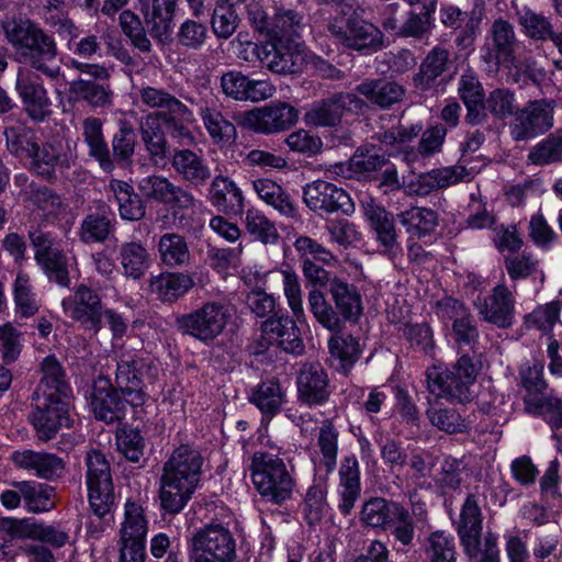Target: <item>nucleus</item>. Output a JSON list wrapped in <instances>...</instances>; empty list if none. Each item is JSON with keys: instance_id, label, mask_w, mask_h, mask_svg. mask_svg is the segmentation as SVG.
I'll use <instances>...</instances> for the list:
<instances>
[{"instance_id": "nucleus-33", "label": "nucleus", "mask_w": 562, "mask_h": 562, "mask_svg": "<svg viewBox=\"0 0 562 562\" xmlns=\"http://www.w3.org/2000/svg\"><path fill=\"white\" fill-rule=\"evenodd\" d=\"M119 260L123 276L133 280L142 279L151 266L150 254L137 240L124 241L120 245Z\"/></svg>"}, {"instance_id": "nucleus-15", "label": "nucleus", "mask_w": 562, "mask_h": 562, "mask_svg": "<svg viewBox=\"0 0 562 562\" xmlns=\"http://www.w3.org/2000/svg\"><path fill=\"white\" fill-rule=\"evenodd\" d=\"M61 306L65 313L80 323L87 330L98 333L102 327L103 306L101 297L91 288L80 284L76 288L74 295L64 299Z\"/></svg>"}, {"instance_id": "nucleus-63", "label": "nucleus", "mask_w": 562, "mask_h": 562, "mask_svg": "<svg viewBox=\"0 0 562 562\" xmlns=\"http://www.w3.org/2000/svg\"><path fill=\"white\" fill-rule=\"evenodd\" d=\"M120 26L123 33L131 40L134 47L147 53L151 48L140 19L131 10H124L120 14Z\"/></svg>"}, {"instance_id": "nucleus-16", "label": "nucleus", "mask_w": 562, "mask_h": 562, "mask_svg": "<svg viewBox=\"0 0 562 562\" xmlns=\"http://www.w3.org/2000/svg\"><path fill=\"white\" fill-rule=\"evenodd\" d=\"M170 165L179 179L194 189L207 186L212 179L211 166L201 150L175 148Z\"/></svg>"}, {"instance_id": "nucleus-12", "label": "nucleus", "mask_w": 562, "mask_h": 562, "mask_svg": "<svg viewBox=\"0 0 562 562\" xmlns=\"http://www.w3.org/2000/svg\"><path fill=\"white\" fill-rule=\"evenodd\" d=\"M188 101L194 105L202 120V123L214 144H229L236 138L235 125L224 116L223 105L210 90L200 91L198 97L189 98Z\"/></svg>"}, {"instance_id": "nucleus-21", "label": "nucleus", "mask_w": 562, "mask_h": 562, "mask_svg": "<svg viewBox=\"0 0 562 562\" xmlns=\"http://www.w3.org/2000/svg\"><path fill=\"white\" fill-rule=\"evenodd\" d=\"M203 457L200 451L190 445H181L173 450L164 465L162 475L168 476L184 485H198L203 465Z\"/></svg>"}, {"instance_id": "nucleus-30", "label": "nucleus", "mask_w": 562, "mask_h": 562, "mask_svg": "<svg viewBox=\"0 0 562 562\" xmlns=\"http://www.w3.org/2000/svg\"><path fill=\"white\" fill-rule=\"evenodd\" d=\"M193 278L183 272H161L148 280V290L164 303H175L193 286Z\"/></svg>"}, {"instance_id": "nucleus-20", "label": "nucleus", "mask_w": 562, "mask_h": 562, "mask_svg": "<svg viewBox=\"0 0 562 562\" xmlns=\"http://www.w3.org/2000/svg\"><path fill=\"white\" fill-rule=\"evenodd\" d=\"M16 91L23 110L34 121L42 122L50 114V100L43 82L30 71L19 70Z\"/></svg>"}, {"instance_id": "nucleus-57", "label": "nucleus", "mask_w": 562, "mask_h": 562, "mask_svg": "<svg viewBox=\"0 0 562 562\" xmlns=\"http://www.w3.org/2000/svg\"><path fill=\"white\" fill-rule=\"evenodd\" d=\"M245 225L247 232L263 244H276L280 237L274 224L258 210L246 212Z\"/></svg>"}, {"instance_id": "nucleus-27", "label": "nucleus", "mask_w": 562, "mask_h": 562, "mask_svg": "<svg viewBox=\"0 0 562 562\" xmlns=\"http://www.w3.org/2000/svg\"><path fill=\"white\" fill-rule=\"evenodd\" d=\"M207 188V200L216 209L240 214L245 209V196L237 183L227 176H212Z\"/></svg>"}, {"instance_id": "nucleus-53", "label": "nucleus", "mask_w": 562, "mask_h": 562, "mask_svg": "<svg viewBox=\"0 0 562 562\" xmlns=\"http://www.w3.org/2000/svg\"><path fill=\"white\" fill-rule=\"evenodd\" d=\"M360 108L359 100L352 94H340L334 99L323 101L318 108V125H336L342 117L346 110Z\"/></svg>"}, {"instance_id": "nucleus-11", "label": "nucleus", "mask_w": 562, "mask_h": 562, "mask_svg": "<svg viewBox=\"0 0 562 562\" xmlns=\"http://www.w3.org/2000/svg\"><path fill=\"white\" fill-rule=\"evenodd\" d=\"M554 102L546 99L529 101L517 110L509 123V134L516 142L544 134L554 124Z\"/></svg>"}, {"instance_id": "nucleus-59", "label": "nucleus", "mask_w": 562, "mask_h": 562, "mask_svg": "<svg viewBox=\"0 0 562 562\" xmlns=\"http://www.w3.org/2000/svg\"><path fill=\"white\" fill-rule=\"evenodd\" d=\"M238 14L234 9V3L222 0L213 10L212 29L218 38H228L238 26Z\"/></svg>"}, {"instance_id": "nucleus-25", "label": "nucleus", "mask_w": 562, "mask_h": 562, "mask_svg": "<svg viewBox=\"0 0 562 562\" xmlns=\"http://www.w3.org/2000/svg\"><path fill=\"white\" fill-rule=\"evenodd\" d=\"M143 360L133 355H124L117 362L115 373L116 387L132 406H139L145 402L142 390L140 369Z\"/></svg>"}, {"instance_id": "nucleus-62", "label": "nucleus", "mask_w": 562, "mask_h": 562, "mask_svg": "<svg viewBox=\"0 0 562 562\" xmlns=\"http://www.w3.org/2000/svg\"><path fill=\"white\" fill-rule=\"evenodd\" d=\"M318 195L321 206L328 212L340 210L347 214L353 211V203L348 193L331 183L318 181Z\"/></svg>"}, {"instance_id": "nucleus-52", "label": "nucleus", "mask_w": 562, "mask_h": 562, "mask_svg": "<svg viewBox=\"0 0 562 562\" xmlns=\"http://www.w3.org/2000/svg\"><path fill=\"white\" fill-rule=\"evenodd\" d=\"M249 400L262 414L273 416L281 408L283 393L279 383L274 380H270L259 384L252 391Z\"/></svg>"}, {"instance_id": "nucleus-58", "label": "nucleus", "mask_w": 562, "mask_h": 562, "mask_svg": "<svg viewBox=\"0 0 562 562\" xmlns=\"http://www.w3.org/2000/svg\"><path fill=\"white\" fill-rule=\"evenodd\" d=\"M526 412L535 416H542L552 428L562 426V401L560 398L543 396L541 400H537L530 396L526 401Z\"/></svg>"}, {"instance_id": "nucleus-13", "label": "nucleus", "mask_w": 562, "mask_h": 562, "mask_svg": "<svg viewBox=\"0 0 562 562\" xmlns=\"http://www.w3.org/2000/svg\"><path fill=\"white\" fill-rule=\"evenodd\" d=\"M142 196L179 210L194 209L198 200L188 189L175 184L167 177L151 175L139 180L137 184Z\"/></svg>"}, {"instance_id": "nucleus-43", "label": "nucleus", "mask_w": 562, "mask_h": 562, "mask_svg": "<svg viewBox=\"0 0 562 562\" xmlns=\"http://www.w3.org/2000/svg\"><path fill=\"white\" fill-rule=\"evenodd\" d=\"M331 363L347 373L360 356L359 342L352 336L334 335L328 341Z\"/></svg>"}, {"instance_id": "nucleus-10", "label": "nucleus", "mask_w": 562, "mask_h": 562, "mask_svg": "<svg viewBox=\"0 0 562 562\" xmlns=\"http://www.w3.org/2000/svg\"><path fill=\"white\" fill-rule=\"evenodd\" d=\"M256 54L267 69L278 75L300 72L306 61L305 45L295 38H268L256 46Z\"/></svg>"}, {"instance_id": "nucleus-55", "label": "nucleus", "mask_w": 562, "mask_h": 562, "mask_svg": "<svg viewBox=\"0 0 562 562\" xmlns=\"http://www.w3.org/2000/svg\"><path fill=\"white\" fill-rule=\"evenodd\" d=\"M35 260L50 282L65 288L69 286L68 258L61 250L56 249L46 255H40Z\"/></svg>"}, {"instance_id": "nucleus-23", "label": "nucleus", "mask_w": 562, "mask_h": 562, "mask_svg": "<svg viewBox=\"0 0 562 562\" xmlns=\"http://www.w3.org/2000/svg\"><path fill=\"white\" fill-rule=\"evenodd\" d=\"M362 207L381 252L387 256L396 255L401 250V246L393 215L373 202L363 203Z\"/></svg>"}, {"instance_id": "nucleus-38", "label": "nucleus", "mask_w": 562, "mask_h": 562, "mask_svg": "<svg viewBox=\"0 0 562 562\" xmlns=\"http://www.w3.org/2000/svg\"><path fill=\"white\" fill-rule=\"evenodd\" d=\"M252 187L258 196L281 215L285 217L296 216V207L293 201L278 182L262 178L252 181Z\"/></svg>"}, {"instance_id": "nucleus-37", "label": "nucleus", "mask_w": 562, "mask_h": 562, "mask_svg": "<svg viewBox=\"0 0 562 562\" xmlns=\"http://www.w3.org/2000/svg\"><path fill=\"white\" fill-rule=\"evenodd\" d=\"M339 493L342 513L348 514L360 495V471L359 463L355 457H346L339 469Z\"/></svg>"}, {"instance_id": "nucleus-56", "label": "nucleus", "mask_w": 562, "mask_h": 562, "mask_svg": "<svg viewBox=\"0 0 562 562\" xmlns=\"http://www.w3.org/2000/svg\"><path fill=\"white\" fill-rule=\"evenodd\" d=\"M136 98L143 105L158 110L157 112L175 111V108L181 110V103H183L169 91L148 85L137 88Z\"/></svg>"}, {"instance_id": "nucleus-22", "label": "nucleus", "mask_w": 562, "mask_h": 562, "mask_svg": "<svg viewBox=\"0 0 562 562\" xmlns=\"http://www.w3.org/2000/svg\"><path fill=\"white\" fill-rule=\"evenodd\" d=\"M333 34L341 37L346 46L360 52H374L382 47L383 36L373 24L360 20H348L346 26L331 24Z\"/></svg>"}, {"instance_id": "nucleus-45", "label": "nucleus", "mask_w": 562, "mask_h": 562, "mask_svg": "<svg viewBox=\"0 0 562 562\" xmlns=\"http://www.w3.org/2000/svg\"><path fill=\"white\" fill-rule=\"evenodd\" d=\"M469 178V172L463 166H451L432 169L419 176V192L426 194L437 189H443Z\"/></svg>"}, {"instance_id": "nucleus-47", "label": "nucleus", "mask_w": 562, "mask_h": 562, "mask_svg": "<svg viewBox=\"0 0 562 562\" xmlns=\"http://www.w3.org/2000/svg\"><path fill=\"white\" fill-rule=\"evenodd\" d=\"M114 229L110 212L101 210L86 215L81 222L79 237L83 243H104Z\"/></svg>"}, {"instance_id": "nucleus-6", "label": "nucleus", "mask_w": 562, "mask_h": 562, "mask_svg": "<svg viewBox=\"0 0 562 562\" xmlns=\"http://www.w3.org/2000/svg\"><path fill=\"white\" fill-rule=\"evenodd\" d=\"M231 316L227 305L209 301L187 314L177 316L175 325L182 335L207 344L222 335Z\"/></svg>"}, {"instance_id": "nucleus-2", "label": "nucleus", "mask_w": 562, "mask_h": 562, "mask_svg": "<svg viewBox=\"0 0 562 562\" xmlns=\"http://www.w3.org/2000/svg\"><path fill=\"white\" fill-rule=\"evenodd\" d=\"M7 42L16 55V61L54 80L61 74L57 60L58 47L55 38L34 21L12 16L1 22Z\"/></svg>"}, {"instance_id": "nucleus-46", "label": "nucleus", "mask_w": 562, "mask_h": 562, "mask_svg": "<svg viewBox=\"0 0 562 562\" xmlns=\"http://www.w3.org/2000/svg\"><path fill=\"white\" fill-rule=\"evenodd\" d=\"M358 92L370 102L386 108L402 100L404 89L395 82L376 80L364 81L357 87Z\"/></svg>"}, {"instance_id": "nucleus-3", "label": "nucleus", "mask_w": 562, "mask_h": 562, "mask_svg": "<svg viewBox=\"0 0 562 562\" xmlns=\"http://www.w3.org/2000/svg\"><path fill=\"white\" fill-rule=\"evenodd\" d=\"M461 543L472 562H499L498 537L486 532L483 542L480 541L482 532V514L477 501L469 495L461 508L457 527Z\"/></svg>"}, {"instance_id": "nucleus-32", "label": "nucleus", "mask_w": 562, "mask_h": 562, "mask_svg": "<svg viewBox=\"0 0 562 562\" xmlns=\"http://www.w3.org/2000/svg\"><path fill=\"white\" fill-rule=\"evenodd\" d=\"M108 187L116 201L120 216L123 220L140 221L145 217V199L135 192L133 186L123 180L111 179Z\"/></svg>"}, {"instance_id": "nucleus-60", "label": "nucleus", "mask_w": 562, "mask_h": 562, "mask_svg": "<svg viewBox=\"0 0 562 562\" xmlns=\"http://www.w3.org/2000/svg\"><path fill=\"white\" fill-rule=\"evenodd\" d=\"M305 25L302 18L289 10L274 15L268 32V38H295L299 41Z\"/></svg>"}, {"instance_id": "nucleus-36", "label": "nucleus", "mask_w": 562, "mask_h": 562, "mask_svg": "<svg viewBox=\"0 0 562 562\" xmlns=\"http://www.w3.org/2000/svg\"><path fill=\"white\" fill-rule=\"evenodd\" d=\"M459 93L468 109L469 121L472 123H481L486 116L484 112L483 87L472 71L461 76Z\"/></svg>"}, {"instance_id": "nucleus-34", "label": "nucleus", "mask_w": 562, "mask_h": 562, "mask_svg": "<svg viewBox=\"0 0 562 562\" xmlns=\"http://www.w3.org/2000/svg\"><path fill=\"white\" fill-rule=\"evenodd\" d=\"M70 98L87 102L92 108H109L113 103V91L109 85L78 78L69 85Z\"/></svg>"}, {"instance_id": "nucleus-28", "label": "nucleus", "mask_w": 562, "mask_h": 562, "mask_svg": "<svg viewBox=\"0 0 562 562\" xmlns=\"http://www.w3.org/2000/svg\"><path fill=\"white\" fill-rule=\"evenodd\" d=\"M257 131L271 134L290 128L299 117L297 110L285 102H273L252 112Z\"/></svg>"}, {"instance_id": "nucleus-64", "label": "nucleus", "mask_w": 562, "mask_h": 562, "mask_svg": "<svg viewBox=\"0 0 562 562\" xmlns=\"http://www.w3.org/2000/svg\"><path fill=\"white\" fill-rule=\"evenodd\" d=\"M44 22L61 38L66 41L68 47L74 40L80 35L79 26L69 16L68 12H57L53 8H47L44 14Z\"/></svg>"}, {"instance_id": "nucleus-50", "label": "nucleus", "mask_w": 562, "mask_h": 562, "mask_svg": "<svg viewBox=\"0 0 562 562\" xmlns=\"http://www.w3.org/2000/svg\"><path fill=\"white\" fill-rule=\"evenodd\" d=\"M148 531V521L144 508L132 501H127L124 510V521L120 529V539L145 541Z\"/></svg>"}, {"instance_id": "nucleus-14", "label": "nucleus", "mask_w": 562, "mask_h": 562, "mask_svg": "<svg viewBox=\"0 0 562 562\" xmlns=\"http://www.w3.org/2000/svg\"><path fill=\"white\" fill-rule=\"evenodd\" d=\"M299 407L294 420L301 429L305 448L314 446L316 420L314 418L313 405L316 403V372L313 366L303 367L297 376Z\"/></svg>"}, {"instance_id": "nucleus-8", "label": "nucleus", "mask_w": 562, "mask_h": 562, "mask_svg": "<svg viewBox=\"0 0 562 562\" xmlns=\"http://www.w3.org/2000/svg\"><path fill=\"white\" fill-rule=\"evenodd\" d=\"M86 467L90 507L95 516L104 518L114 505L110 463L102 451L91 449L86 453Z\"/></svg>"}, {"instance_id": "nucleus-9", "label": "nucleus", "mask_w": 562, "mask_h": 562, "mask_svg": "<svg viewBox=\"0 0 562 562\" xmlns=\"http://www.w3.org/2000/svg\"><path fill=\"white\" fill-rule=\"evenodd\" d=\"M476 367L468 356H462L456 364L446 371L439 372L437 368L428 371V389L438 397H451L458 401L470 400L471 386L476 379Z\"/></svg>"}, {"instance_id": "nucleus-17", "label": "nucleus", "mask_w": 562, "mask_h": 562, "mask_svg": "<svg viewBox=\"0 0 562 562\" xmlns=\"http://www.w3.org/2000/svg\"><path fill=\"white\" fill-rule=\"evenodd\" d=\"M479 316L499 328H508L515 319V297L509 289L499 284L492 293L475 301Z\"/></svg>"}, {"instance_id": "nucleus-49", "label": "nucleus", "mask_w": 562, "mask_h": 562, "mask_svg": "<svg viewBox=\"0 0 562 562\" xmlns=\"http://www.w3.org/2000/svg\"><path fill=\"white\" fill-rule=\"evenodd\" d=\"M8 150L19 159H30L40 142L30 127L11 126L4 131Z\"/></svg>"}, {"instance_id": "nucleus-5", "label": "nucleus", "mask_w": 562, "mask_h": 562, "mask_svg": "<svg viewBox=\"0 0 562 562\" xmlns=\"http://www.w3.org/2000/svg\"><path fill=\"white\" fill-rule=\"evenodd\" d=\"M516 35L513 25L497 19L493 22L482 48L481 57L493 68L504 67L518 82L528 71L529 65L519 60L515 55Z\"/></svg>"}, {"instance_id": "nucleus-61", "label": "nucleus", "mask_w": 562, "mask_h": 562, "mask_svg": "<svg viewBox=\"0 0 562 562\" xmlns=\"http://www.w3.org/2000/svg\"><path fill=\"white\" fill-rule=\"evenodd\" d=\"M391 510V519H389L386 530H391L392 535L398 542L404 546H409L413 542L415 535L411 514L397 503H393V508Z\"/></svg>"}, {"instance_id": "nucleus-40", "label": "nucleus", "mask_w": 562, "mask_h": 562, "mask_svg": "<svg viewBox=\"0 0 562 562\" xmlns=\"http://www.w3.org/2000/svg\"><path fill=\"white\" fill-rule=\"evenodd\" d=\"M158 255L169 268L184 267L190 263L191 252L186 238L177 233H166L157 244Z\"/></svg>"}, {"instance_id": "nucleus-31", "label": "nucleus", "mask_w": 562, "mask_h": 562, "mask_svg": "<svg viewBox=\"0 0 562 562\" xmlns=\"http://www.w3.org/2000/svg\"><path fill=\"white\" fill-rule=\"evenodd\" d=\"M81 136L89 148V156L94 158L105 172L114 170L111 151L103 134V122L99 117H86L81 124Z\"/></svg>"}, {"instance_id": "nucleus-35", "label": "nucleus", "mask_w": 562, "mask_h": 562, "mask_svg": "<svg viewBox=\"0 0 562 562\" xmlns=\"http://www.w3.org/2000/svg\"><path fill=\"white\" fill-rule=\"evenodd\" d=\"M177 2L178 0H153L151 10L145 15L149 33L160 42L170 38Z\"/></svg>"}, {"instance_id": "nucleus-7", "label": "nucleus", "mask_w": 562, "mask_h": 562, "mask_svg": "<svg viewBox=\"0 0 562 562\" xmlns=\"http://www.w3.org/2000/svg\"><path fill=\"white\" fill-rule=\"evenodd\" d=\"M251 479L260 495L273 503L289 498L292 480L283 461L267 452H256L251 459Z\"/></svg>"}, {"instance_id": "nucleus-42", "label": "nucleus", "mask_w": 562, "mask_h": 562, "mask_svg": "<svg viewBox=\"0 0 562 562\" xmlns=\"http://www.w3.org/2000/svg\"><path fill=\"white\" fill-rule=\"evenodd\" d=\"M12 485L21 493L29 512L37 514L54 507V487L31 481L13 482Z\"/></svg>"}, {"instance_id": "nucleus-44", "label": "nucleus", "mask_w": 562, "mask_h": 562, "mask_svg": "<svg viewBox=\"0 0 562 562\" xmlns=\"http://www.w3.org/2000/svg\"><path fill=\"white\" fill-rule=\"evenodd\" d=\"M398 220L406 232L417 238L430 235L438 225L437 213L426 207H412L398 214Z\"/></svg>"}, {"instance_id": "nucleus-54", "label": "nucleus", "mask_w": 562, "mask_h": 562, "mask_svg": "<svg viewBox=\"0 0 562 562\" xmlns=\"http://www.w3.org/2000/svg\"><path fill=\"white\" fill-rule=\"evenodd\" d=\"M425 553L429 562H456L457 551L453 536L445 531L430 533L426 539Z\"/></svg>"}, {"instance_id": "nucleus-4", "label": "nucleus", "mask_w": 562, "mask_h": 562, "mask_svg": "<svg viewBox=\"0 0 562 562\" xmlns=\"http://www.w3.org/2000/svg\"><path fill=\"white\" fill-rule=\"evenodd\" d=\"M189 562H235L236 540L222 524L196 529L188 541Z\"/></svg>"}, {"instance_id": "nucleus-29", "label": "nucleus", "mask_w": 562, "mask_h": 562, "mask_svg": "<svg viewBox=\"0 0 562 562\" xmlns=\"http://www.w3.org/2000/svg\"><path fill=\"white\" fill-rule=\"evenodd\" d=\"M24 200L32 204L45 222L58 221L68 205L60 194L47 186L31 182L23 191Z\"/></svg>"}, {"instance_id": "nucleus-26", "label": "nucleus", "mask_w": 562, "mask_h": 562, "mask_svg": "<svg viewBox=\"0 0 562 562\" xmlns=\"http://www.w3.org/2000/svg\"><path fill=\"white\" fill-rule=\"evenodd\" d=\"M261 331L267 336L268 344L276 342L286 352L300 353L303 350L295 322L283 313L268 317L261 325Z\"/></svg>"}, {"instance_id": "nucleus-48", "label": "nucleus", "mask_w": 562, "mask_h": 562, "mask_svg": "<svg viewBox=\"0 0 562 562\" xmlns=\"http://www.w3.org/2000/svg\"><path fill=\"white\" fill-rule=\"evenodd\" d=\"M294 247L300 255L304 277L313 285L308 293V303L311 312L316 316V244L306 236H300L294 243Z\"/></svg>"}, {"instance_id": "nucleus-41", "label": "nucleus", "mask_w": 562, "mask_h": 562, "mask_svg": "<svg viewBox=\"0 0 562 562\" xmlns=\"http://www.w3.org/2000/svg\"><path fill=\"white\" fill-rule=\"evenodd\" d=\"M166 136H170L172 139L178 142L188 140L193 143L194 136L190 130V124L193 121L192 111L184 104L181 103V110H171L157 112Z\"/></svg>"}, {"instance_id": "nucleus-51", "label": "nucleus", "mask_w": 562, "mask_h": 562, "mask_svg": "<svg viewBox=\"0 0 562 562\" xmlns=\"http://www.w3.org/2000/svg\"><path fill=\"white\" fill-rule=\"evenodd\" d=\"M426 414L435 427L448 434L464 432L470 427L469 422L460 413L453 408L442 407L438 403L431 404Z\"/></svg>"}, {"instance_id": "nucleus-39", "label": "nucleus", "mask_w": 562, "mask_h": 562, "mask_svg": "<svg viewBox=\"0 0 562 562\" xmlns=\"http://www.w3.org/2000/svg\"><path fill=\"white\" fill-rule=\"evenodd\" d=\"M195 485L183 484L181 481L164 476L160 477L159 498L165 512L171 515L180 513L195 490Z\"/></svg>"}, {"instance_id": "nucleus-24", "label": "nucleus", "mask_w": 562, "mask_h": 562, "mask_svg": "<svg viewBox=\"0 0 562 562\" xmlns=\"http://www.w3.org/2000/svg\"><path fill=\"white\" fill-rule=\"evenodd\" d=\"M11 460L19 469L33 472L37 477L45 480L60 477L65 470L61 458L44 451L18 450L12 453Z\"/></svg>"}, {"instance_id": "nucleus-1", "label": "nucleus", "mask_w": 562, "mask_h": 562, "mask_svg": "<svg viewBox=\"0 0 562 562\" xmlns=\"http://www.w3.org/2000/svg\"><path fill=\"white\" fill-rule=\"evenodd\" d=\"M43 376L32 398V411L27 420L40 441L47 442L64 428L72 426L70 415V387L65 381L64 370L54 357L42 363Z\"/></svg>"}, {"instance_id": "nucleus-18", "label": "nucleus", "mask_w": 562, "mask_h": 562, "mask_svg": "<svg viewBox=\"0 0 562 562\" xmlns=\"http://www.w3.org/2000/svg\"><path fill=\"white\" fill-rule=\"evenodd\" d=\"M71 166V159L60 142L40 143L30 160V170L53 182Z\"/></svg>"}, {"instance_id": "nucleus-19", "label": "nucleus", "mask_w": 562, "mask_h": 562, "mask_svg": "<svg viewBox=\"0 0 562 562\" xmlns=\"http://www.w3.org/2000/svg\"><path fill=\"white\" fill-rule=\"evenodd\" d=\"M128 402L122 393L112 387L110 381L99 378L90 394V406L97 419L108 424L119 422L124 418Z\"/></svg>"}]
</instances>
